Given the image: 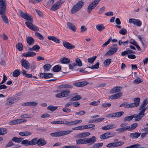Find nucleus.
<instances>
[{"label":"nucleus","mask_w":148,"mask_h":148,"mask_svg":"<svg viewBox=\"0 0 148 148\" xmlns=\"http://www.w3.org/2000/svg\"><path fill=\"white\" fill-rule=\"evenodd\" d=\"M112 136V134L110 132H107L104 134L100 136L101 139H105Z\"/></svg>","instance_id":"18"},{"label":"nucleus","mask_w":148,"mask_h":148,"mask_svg":"<svg viewBox=\"0 0 148 148\" xmlns=\"http://www.w3.org/2000/svg\"><path fill=\"white\" fill-rule=\"evenodd\" d=\"M129 105V104H127V102H124L123 103H121L120 105V107H122V106H124V107L125 108H129L128 107V106Z\"/></svg>","instance_id":"50"},{"label":"nucleus","mask_w":148,"mask_h":148,"mask_svg":"<svg viewBox=\"0 0 148 148\" xmlns=\"http://www.w3.org/2000/svg\"><path fill=\"white\" fill-rule=\"evenodd\" d=\"M0 14L3 15L6 9V0H0Z\"/></svg>","instance_id":"7"},{"label":"nucleus","mask_w":148,"mask_h":148,"mask_svg":"<svg viewBox=\"0 0 148 148\" xmlns=\"http://www.w3.org/2000/svg\"><path fill=\"white\" fill-rule=\"evenodd\" d=\"M103 145L102 143H99L94 144L93 147L96 148H99L101 147Z\"/></svg>","instance_id":"52"},{"label":"nucleus","mask_w":148,"mask_h":148,"mask_svg":"<svg viewBox=\"0 0 148 148\" xmlns=\"http://www.w3.org/2000/svg\"><path fill=\"white\" fill-rule=\"evenodd\" d=\"M47 143V142L43 138H40L38 139L37 138H34L30 141L25 140L21 142V143L26 146L34 145L36 144L38 146H43L45 145Z\"/></svg>","instance_id":"2"},{"label":"nucleus","mask_w":148,"mask_h":148,"mask_svg":"<svg viewBox=\"0 0 148 148\" xmlns=\"http://www.w3.org/2000/svg\"><path fill=\"white\" fill-rule=\"evenodd\" d=\"M53 77V75L51 73H45V79L52 77Z\"/></svg>","instance_id":"57"},{"label":"nucleus","mask_w":148,"mask_h":148,"mask_svg":"<svg viewBox=\"0 0 148 148\" xmlns=\"http://www.w3.org/2000/svg\"><path fill=\"white\" fill-rule=\"evenodd\" d=\"M14 103L12 97H10L7 99L5 105L7 106H10Z\"/></svg>","instance_id":"21"},{"label":"nucleus","mask_w":148,"mask_h":148,"mask_svg":"<svg viewBox=\"0 0 148 148\" xmlns=\"http://www.w3.org/2000/svg\"><path fill=\"white\" fill-rule=\"evenodd\" d=\"M61 70V67L58 65L55 66L53 68V71L54 72H58Z\"/></svg>","instance_id":"39"},{"label":"nucleus","mask_w":148,"mask_h":148,"mask_svg":"<svg viewBox=\"0 0 148 148\" xmlns=\"http://www.w3.org/2000/svg\"><path fill=\"white\" fill-rule=\"evenodd\" d=\"M96 27L97 30L100 32L103 31L105 29V27L103 24L97 25L96 26Z\"/></svg>","instance_id":"27"},{"label":"nucleus","mask_w":148,"mask_h":148,"mask_svg":"<svg viewBox=\"0 0 148 148\" xmlns=\"http://www.w3.org/2000/svg\"><path fill=\"white\" fill-rule=\"evenodd\" d=\"M138 125V124L137 123H135L132 124L131 126H128L129 131H132L133 129H135Z\"/></svg>","instance_id":"36"},{"label":"nucleus","mask_w":148,"mask_h":148,"mask_svg":"<svg viewBox=\"0 0 148 148\" xmlns=\"http://www.w3.org/2000/svg\"><path fill=\"white\" fill-rule=\"evenodd\" d=\"M144 114H143L140 112L138 114H134L133 116L134 118H135L134 121H139L144 116Z\"/></svg>","instance_id":"17"},{"label":"nucleus","mask_w":148,"mask_h":148,"mask_svg":"<svg viewBox=\"0 0 148 148\" xmlns=\"http://www.w3.org/2000/svg\"><path fill=\"white\" fill-rule=\"evenodd\" d=\"M99 103H100V101L99 100L97 101H95L91 102L90 103V105L92 106H97Z\"/></svg>","instance_id":"55"},{"label":"nucleus","mask_w":148,"mask_h":148,"mask_svg":"<svg viewBox=\"0 0 148 148\" xmlns=\"http://www.w3.org/2000/svg\"><path fill=\"white\" fill-rule=\"evenodd\" d=\"M84 4V2L82 1H79L72 8L71 10V13L73 14L76 13L81 9Z\"/></svg>","instance_id":"5"},{"label":"nucleus","mask_w":148,"mask_h":148,"mask_svg":"<svg viewBox=\"0 0 148 148\" xmlns=\"http://www.w3.org/2000/svg\"><path fill=\"white\" fill-rule=\"evenodd\" d=\"M143 81L142 79L140 78H138L134 81V82L136 84H138L142 82Z\"/></svg>","instance_id":"53"},{"label":"nucleus","mask_w":148,"mask_h":148,"mask_svg":"<svg viewBox=\"0 0 148 148\" xmlns=\"http://www.w3.org/2000/svg\"><path fill=\"white\" fill-rule=\"evenodd\" d=\"M21 65L25 69L29 70L30 67L29 63L25 59H22L21 61Z\"/></svg>","instance_id":"13"},{"label":"nucleus","mask_w":148,"mask_h":148,"mask_svg":"<svg viewBox=\"0 0 148 148\" xmlns=\"http://www.w3.org/2000/svg\"><path fill=\"white\" fill-rule=\"evenodd\" d=\"M82 98V97L80 95H77L71 98L70 99V101H75L79 100Z\"/></svg>","instance_id":"35"},{"label":"nucleus","mask_w":148,"mask_h":148,"mask_svg":"<svg viewBox=\"0 0 148 148\" xmlns=\"http://www.w3.org/2000/svg\"><path fill=\"white\" fill-rule=\"evenodd\" d=\"M35 35L36 36L38 37L41 40H43L44 39L43 36L40 34L38 32H36L35 33Z\"/></svg>","instance_id":"47"},{"label":"nucleus","mask_w":148,"mask_h":148,"mask_svg":"<svg viewBox=\"0 0 148 148\" xmlns=\"http://www.w3.org/2000/svg\"><path fill=\"white\" fill-rule=\"evenodd\" d=\"M40 48V47L39 45H35L32 47L29 48V51L27 52L24 53L23 54V57H33L36 54V53L32 52L33 51H38Z\"/></svg>","instance_id":"3"},{"label":"nucleus","mask_w":148,"mask_h":148,"mask_svg":"<svg viewBox=\"0 0 148 148\" xmlns=\"http://www.w3.org/2000/svg\"><path fill=\"white\" fill-rule=\"evenodd\" d=\"M1 17L3 21L6 23H8L9 22L8 20L7 17L5 15H2Z\"/></svg>","instance_id":"45"},{"label":"nucleus","mask_w":148,"mask_h":148,"mask_svg":"<svg viewBox=\"0 0 148 148\" xmlns=\"http://www.w3.org/2000/svg\"><path fill=\"white\" fill-rule=\"evenodd\" d=\"M140 133L135 132L130 134V137L133 139H136L139 137L140 135Z\"/></svg>","instance_id":"28"},{"label":"nucleus","mask_w":148,"mask_h":148,"mask_svg":"<svg viewBox=\"0 0 148 148\" xmlns=\"http://www.w3.org/2000/svg\"><path fill=\"white\" fill-rule=\"evenodd\" d=\"M65 121H58L51 122V123L53 124H65Z\"/></svg>","instance_id":"32"},{"label":"nucleus","mask_w":148,"mask_h":148,"mask_svg":"<svg viewBox=\"0 0 148 148\" xmlns=\"http://www.w3.org/2000/svg\"><path fill=\"white\" fill-rule=\"evenodd\" d=\"M133 118H134L133 115L126 116L123 119V121L125 122L126 121L129 122L131 121Z\"/></svg>","instance_id":"31"},{"label":"nucleus","mask_w":148,"mask_h":148,"mask_svg":"<svg viewBox=\"0 0 148 148\" xmlns=\"http://www.w3.org/2000/svg\"><path fill=\"white\" fill-rule=\"evenodd\" d=\"M118 47H111L110 49L106 53V56H110L115 53L118 50Z\"/></svg>","instance_id":"14"},{"label":"nucleus","mask_w":148,"mask_h":148,"mask_svg":"<svg viewBox=\"0 0 148 148\" xmlns=\"http://www.w3.org/2000/svg\"><path fill=\"white\" fill-rule=\"evenodd\" d=\"M18 12L20 16L21 17L28 21L26 22L25 23V24L27 27L31 30L35 31H39L38 28L32 24L33 22V18L31 15L27 12L24 13L21 10H18Z\"/></svg>","instance_id":"1"},{"label":"nucleus","mask_w":148,"mask_h":148,"mask_svg":"<svg viewBox=\"0 0 148 148\" xmlns=\"http://www.w3.org/2000/svg\"><path fill=\"white\" fill-rule=\"evenodd\" d=\"M104 118H98L95 119V122H99L101 121L104 119Z\"/></svg>","instance_id":"61"},{"label":"nucleus","mask_w":148,"mask_h":148,"mask_svg":"<svg viewBox=\"0 0 148 148\" xmlns=\"http://www.w3.org/2000/svg\"><path fill=\"white\" fill-rule=\"evenodd\" d=\"M129 22L130 24H133L138 27H140L142 25V22L139 20L135 18H130L129 20Z\"/></svg>","instance_id":"11"},{"label":"nucleus","mask_w":148,"mask_h":148,"mask_svg":"<svg viewBox=\"0 0 148 148\" xmlns=\"http://www.w3.org/2000/svg\"><path fill=\"white\" fill-rule=\"evenodd\" d=\"M7 130L5 128H0V135H4L7 133Z\"/></svg>","instance_id":"42"},{"label":"nucleus","mask_w":148,"mask_h":148,"mask_svg":"<svg viewBox=\"0 0 148 148\" xmlns=\"http://www.w3.org/2000/svg\"><path fill=\"white\" fill-rule=\"evenodd\" d=\"M63 45L66 48L69 49H72L75 48L74 45L66 41L63 42Z\"/></svg>","instance_id":"15"},{"label":"nucleus","mask_w":148,"mask_h":148,"mask_svg":"<svg viewBox=\"0 0 148 148\" xmlns=\"http://www.w3.org/2000/svg\"><path fill=\"white\" fill-rule=\"evenodd\" d=\"M89 83L88 82L84 81L75 83L73 84V85L77 87H82L87 85Z\"/></svg>","instance_id":"16"},{"label":"nucleus","mask_w":148,"mask_h":148,"mask_svg":"<svg viewBox=\"0 0 148 148\" xmlns=\"http://www.w3.org/2000/svg\"><path fill=\"white\" fill-rule=\"evenodd\" d=\"M26 41L28 45L31 46L34 44L35 40L32 37L28 36L26 38Z\"/></svg>","instance_id":"23"},{"label":"nucleus","mask_w":148,"mask_h":148,"mask_svg":"<svg viewBox=\"0 0 148 148\" xmlns=\"http://www.w3.org/2000/svg\"><path fill=\"white\" fill-rule=\"evenodd\" d=\"M60 61L62 64H68L71 61L70 59L64 57L61 58Z\"/></svg>","instance_id":"26"},{"label":"nucleus","mask_w":148,"mask_h":148,"mask_svg":"<svg viewBox=\"0 0 148 148\" xmlns=\"http://www.w3.org/2000/svg\"><path fill=\"white\" fill-rule=\"evenodd\" d=\"M111 104L110 103H103L101 105V106L104 108H108L111 106Z\"/></svg>","instance_id":"54"},{"label":"nucleus","mask_w":148,"mask_h":148,"mask_svg":"<svg viewBox=\"0 0 148 148\" xmlns=\"http://www.w3.org/2000/svg\"><path fill=\"white\" fill-rule=\"evenodd\" d=\"M72 132V130L64 131L51 133L50 135L52 137H60L69 134Z\"/></svg>","instance_id":"6"},{"label":"nucleus","mask_w":148,"mask_h":148,"mask_svg":"<svg viewBox=\"0 0 148 148\" xmlns=\"http://www.w3.org/2000/svg\"><path fill=\"white\" fill-rule=\"evenodd\" d=\"M27 120L24 119H20L14 120L9 122V124L11 125L19 124L23 122H26Z\"/></svg>","instance_id":"9"},{"label":"nucleus","mask_w":148,"mask_h":148,"mask_svg":"<svg viewBox=\"0 0 148 148\" xmlns=\"http://www.w3.org/2000/svg\"><path fill=\"white\" fill-rule=\"evenodd\" d=\"M41 1L42 0H29V3H32L34 4L39 2Z\"/></svg>","instance_id":"58"},{"label":"nucleus","mask_w":148,"mask_h":148,"mask_svg":"<svg viewBox=\"0 0 148 148\" xmlns=\"http://www.w3.org/2000/svg\"><path fill=\"white\" fill-rule=\"evenodd\" d=\"M16 47L17 49L19 51H22L23 50V46L21 43H19L16 44Z\"/></svg>","instance_id":"41"},{"label":"nucleus","mask_w":148,"mask_h":148,"mask_svg":"<svg viewBox=\"0 0 148 148\" xmlns=\"http://www.w3.org/2000/svg\"><path fill=\"white\" fill-rule=\"evenodd\" d=\"M51 66L49 64H47L43 66V68L45 71H49L51 67Z\"/></svg>","instance_id":"37"},{"label":"nucleus","mask_w":148,"mask_h":148,"mask_svg":"<svg viewBox=\"0 0 148 148\" xmlns=\"http://www.w3.org/2000/svg\"><path fill=\"white\" fill-rule=\"evenodd\" d=\"M21 72L18 69L15 70L13 72V76L14 77H16L20 75Z\"/></svg>","instance_id":"40"},{"label":"nucleus","mask_w":148,"mask_h":148,"mask_svg":"<svg viewBox=\"0 0 148 148\" xmlns=\"http://www.w3.org/2000/svg\"><path fill=\"white\" fill-rule=\"evenodd\" d=\"M67 25L69 29L74 32L75 31L76 28L74 24L68 22L67 23Z\"/></svg>","instance_id":"25"},{"label":"nucleus","mask_w":148,"mask_h":148,"mask_svg":"<svg viewBox=\"0 0 148 148\" xmlns=\"http://www.w3.org/2000/svg\"><path fill=\"white\" fill-rule=\"evenodd\" d=\"M21 118H31L32 117V116L30 115L24 114L21 115Z\"/></svg>","instance_id":"48"},{"label":"nucleus","mask_w":148,"mask_h":148,"mask_svg":"<svg viewBox=\"0 0 148 148\" xmlns=\"http://www.w3.org/2000/svg\"><path fill=\"white\" fill-rule=\"evenodd\" d=\"M75 63H73V66L75 67L76 66H78L79 67L81 66L82 65V62L79 58H77L75 60Z\"/></svg>","instance_id":"24"},{"label":"nucleus","mask_w":148,"mask_h":148,"mask_svg":"<svg viewBox=\"0 0 148 148\" xmlns=\"http://www.w3.org/2000/svg\"><path fill=\"white\" fill-rule=\"evenodd\" d=\"M81 32H84L86 31L87 28L84 26H82L81 27Z\"/></svg>","instance_id":"63"},{"label":"nucleus","mask_w":148,"mask_h":148,"mask_svg":"<svg viewBox=\"0 0 148 148\" xmlns=\"http://www.w3.org/2000/svg\"><path fill=\"white\" fill-rule=\"evenodd\" d=\"M62 93L63 97H66L69 96L70 93V91L69 90H64Z\"/></svg>","instance_id":"30"},{"label":"nucleus","mask_w":148,"mask_h":148,"mask_svg":"<svg viewBox=\"0 0 148 148\" xmlns=\"http://www.w3.org/2000/svg\"><path fill=\"white\" fill-rule=\"evenodd\" d=\"M61 0H59L51 8V10L55 11L57 10L61 6L62 3Z\"/></svg>","instance_id":"12"},{"label":"nucleus","mask_w":148,"mask_h":148,"mask_svg":"<svg viewBox=\"0 0 148 148\" xmlns=\"http://www.w3.org/2000/svg\"><path fill=\"white\" fill-rule=\"evenodd\" d=\"M126 130L129 131L128 126H126L123 127L119 128L117 129L116 130L118 133H123Z\"/></svg>","instance_id":"22"},{"label":"nucleus","mask_w":148,"mask_h":148,"mask_svg":"<svg viewBox=\"0 0 148 148\" xmlns=\"http://www.w3.org/2000/svg\"><path fill=\"white\" fill-rule=\"evenodd\" d=\"M112 40V37H110L108 40L103 44L102 45V46L103 47H105L107 45L110 44L111 41Z\"/></svg>","instance_id":"51"},{"label":"nucleus","mask_w":148,"mask_h":148,"mask_svg":"<svg viewBox=\"0 0 148 148\" xmlns=\"http://www.w3.org/2000/svg\"><path fill=\"white\" fill-rule=\"evenodd\" d=\"M62 148H78L76 147V146L74 145H69L64 146Z\"/></svg>","instance_id":"64"},{"label":"nucleus","mask_w":148,"mask_h":148,"mask_svg":"<svg viewBox=\"0 0 148 148\" xmlns=\"http://www.w3.org/2000/svg\"><path fill=\"white\" fill-rule=\"evenodd\" d=\"M65 107L63 108L62 110L64 112L69 113L71 111V110Z\"/></svg>","instance_id":"59"},{"label":"nucleus","mask_w":148,"mask_h":148,"mask_svg":"<svg viewBox=\"0 0 148 148\" xmlns=\"http://www.w3.org/2000/svg\"><path fill=\"white\" fill-rule=\"evenodd\" d=\"M65 124L67 126H71V125H75L74 121H72L70 122H68V121H65Z\"/></svg>","instance_id":"46"},{"label":"nucleus","mask_w":148,"mask_h":148,"mask_svg":"<svg viewBox=\"0 0 148 148\" xmlns=\"http://www.w3.org/2000/svg\"><path fill=\"white\" fill-rule=\"evenodd\" d=\"M85 113L86 112L85 111L83 110H81L79 112H76L75 114L76 115H82L85 114Z\"/></svg>","instance_id":"56"},{"label":"nucleus","mask_w":148,"mask_h":148,"mask_svg":"<svg viewBox=\"0 0 148 148\" xmlns=\"http://www.w3.org/2000/svg\"><path fill=\"white\" fill-rule=\"evenodd\" d=\"M96 141V138L94 136H93L90 138H85L76 140V144L77 145L89 143L90 145H91Z\"/></svg>","instance_id":"4"},{"label":"nucleus","mask_w":148,"mask_h":148,"mask_svg":"<svg viewBox=\"0 0 148 148\" xmlns=\"http://www.w3.org/2000/svg\"><path fill=\"white\" fill-rule=\"evenodd\" d=\"M124 142L122 141H119L114 143L115 147H119L124 144Z\"/></svg>","instance_id":"49"},{"label":"nucleus","mask_w":148,"mask_h":148,"mask_svg":"<svg viewBox=\"0 0 148 148\" xmlns=\"http://www.w3.org/2000/svg\"><path fill=\"white\" fill-rule=\"evenodd\" d=\"M130 43L134 46H135L137 44V42L134 40L132 39H131L130 40Z\"/></svg>","instance_id":"60"},{"label":"nucleus","mask_w":148,"mask_h":148,"mask_svg":"<svg viewBox=\"0 0 148 148\" xmlns=\"http://www.w3.org/2000/svg\"><path fill=\"white\" fill-rule=\"evenodd\" d=\"M119 32L120 34L125 35L127 33V31L126 29L123 28L119 30Z\"/></svg>","instance_id":"43"},{"label":"nucleus","mask_w":148,"mask_h":148,"mask_svg":"<svg viewBox=\"0 0 148 148\" xmlns=\"http://www.w3.org/2000/svg\"><path fill=\"white\" fill-rule=\"evenodd\" d=\"M23 140V138L21 137L17 138L16 137H14L12 139V141L18 143L21 142Z\"/></svg>","instance_id":"34"},{"label":"nucleus","mask_w":148,"mask_h":148,"mask_svg":"<svg viewBox=\"0 0 148 148\" xmlns=\"http://www.w3.org/2000/svg\"><path fill=\"white\" fill-rule=\"evenodd\" d=\"M122 95L121 92H119L114 95H111L109 97V99H116L119 98Z\"/></svg>","instance_id":"19"},{"label":"nucleus","mask_w":148,"mask_h":148,"mask_svg":"<svg viewBox=\"0 0 148 148\" xmlns=\"http://www.w3.org/2000/svg\"><path fill=\"white\" fill-rule=\"evenodd\" d=\"M97 58V56H93L91 58H88V62L91 64H92L94 62L95 60Z\"/></svg>","instance_id":"38"},{"label":"nucleus","mask_w":148,"mask_h":148,"mask_svg":"<svg viewBox=\"0 0 148 148\" xmlns=\"http://www.w3.org/2000/svg\"><path fill=\"white\" fill-rule=\"evenodd\" d=\"M134 103H129L128 107L134 108L138 106L140 101V98L138 97L135 98L134 99Z\"/></svg>","instance_id":"10"},{"label":"nucleus","mask_w":148,"mask_h":148,"mask_svg":"<svg viewBox=\"0 0 148 148\" xmlns=\"http://www.w3.org/2000/svg\"><path fill=\"white\" fill-rule=\"evenodd\" d=\"M124 114L123 111L119 112L106 115V116L108 118L118 117L121 116Z\"/></svg>","instance_id":"8"},{"label":"nucleus","mask_w":148,"mask_h":148,"mask_svg":"<svg viewBox=\"0 0 148 148\" xmlns=\"http://www.w3.org/2000/svg\"><path fill=\"white\" fill-rule=\"evenodd\" d=\"M96 6L92 2L88 6L87 8V11L88 13L90 14L92 10L94 9Z\"/></svg>","instance_id":"29"},{"label":"nucleus","mask_w":148,"mask_h":148,"mask_svg":"<svg viewBox=\"0 0 148 148\" xmlns=\"http://www.w3.org/2000/svg\"><path fill=\"white\" fill-rule=\"evenodd\" d=\"M106 147H115L114 143H112L108 144L106 145Z\"/></svg>","instance_id":"62"},{"label":"nucleus","mask_w":148,"mask_h":148,"mask_svg":"<svg viewBox=\"0 0 148 148\" xmlns=\"http://www.w3.org/2000/svg\"><path fill=\"white\" fill-rule=\"evenodd\" d=\"M58 106H55L52 105L49 106L47 108V109L52 112H53L57 109Z\"/></svg>","instance_id":"33"},{"label":"nucleus","mask_w":148,"mask_h":148,"mask_svg":"<svg viewBox=\"0 0 148 148\" xmlns=\"http://www.w3.org/2000/svg\"><path fill=\"white\" fill-rule=\"evenodd\" d=\"M122 89V87L121 86L115 87L112 89L110 91L111 94H113L117 92L120 91Z\"/></svg>","instance_id":"20"},{"label":"nucleus","mask_w":148,"mask_h":148,"mask_svg":"<svg viewBox=\"0 0 148 148\" xmlns=\"http://www.w3.org/2000/svg\"><path fill=\"white\" fill-rule=\"evenodd\" d=\"M111 62V59H108L106 60L104 62V64L106 66H108L110 63Z\"/></svg>","instance_id":"44"}]
</instances>
